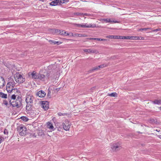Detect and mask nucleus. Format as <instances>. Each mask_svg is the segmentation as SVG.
Segmentation results:
<instances>
[{"label": "nucleus", "instance_id": "6", "mask_svg": "<svg viewBox=\"0 0 161 161\" xmlns=\"http://www.w3.org/2000/svg\"><path fill=\"white\" fill-rule=\"evenodd\" d=\"M34 99V97L32 95L27 94L25 101L27 104H32Z\"/></svg>", "mask_w": 161, "mask_h": 161}, {"label": "nucleus", "instance_id": "42", "mask_svg": "<svg viewBox=\"0 0 161 161\" xmlns=\"http://www.w3.org/2000/svg\"><path fill=\"white\" fill-rule=\"evenodd\" d=\"M4 134L5 135H8V131L7 130V129H5L4 131Z\"/></svg>", "mask_w": 161, "mask_h": 161}, {"label": "nucleus", "instance_id": "44", "mask_svg": "<svg viewBox=\"0 0 161 161\" xmlns=\"http://www.w3.org/2000/svg\"><path fill=\"white\" fill-rule=\"evenodd\" d=\"M73 37H78V33H74Z\"/></svg>", "mask_w": 161, "mask_h": 161}, {"label": "nucleus", "instance_id": "43", "mask_svg": "<svg viewBox=\"0 0 161 161\" xmlns=\"http://www.w3.org/2000/svg\"><path fill=\"white\" fill-rule=\"evenodd\" d=\"M68 36H74V33H73L71 32H70L69 33Z\"/></svg>", "mask_w": 161, "mask_h": 161}, {"label": "nucleus", "instance_id": "21", "mask_svg": "<svg viewBox=\"0 0 161 161\" xmlns=\"http://www.w3.org/2000/svg\"><path fill=\"white\" fill-rule=\"evenodd\" d=\"M49 42L51 44H53L54 45L57 44L59 45L61 43V42L59 41H56L54 40H49Z\"/></svg>", "mask_w": 161, "mask_h": 161}, {"label": "nucleus", "instance_id": "5", "mask_svg": "<svg viewBox=\"0 0 161 161\" xmlns=\"http://www.w3.org/2000/svg\"><path fill=\"white\" fill-rule=\"evenodd\" d=\"M26 127L21 125L18 127V130L19 132V134L21 136H24L26 134Z\"/></svg>", "mask_w": 161, "mask_h": 161}, {"label": "nucleus", "instance_id": "36", "mask_svg": "<svg viewBox=\"0 0 161 161\" xmlns=\"http://www.w3.org/2000/svg\"><path fill=\"white\" fill-rule=\"evenodd\" d=\"M3 104L7 106L8 104V102L6 100H4L3 102Z\"/></svg>", "mask_w": 161, "mask_h": 161}, {"label": "nucleus", "instance_id": "40", "mask_svg": "<svg viewBox=\"0 0 161 161\" xmlns=\"http://www.w3.org/2000/svg\"><path fill=\"white\" fill-rule=\"evenodd\" d=\"M82 16H91V14H87V13H83V15Z\"/></svg>", "mask_w": 161, "mask_h": 161}, {"label": "nucleus", "instance_id": "20", "mask_svg": "<svg viewBox=\"0 0 161 161\" xmlns=\"http://www.w3.org/2000/svg\"><path fill=\"white\" fill-rule=\"evenodd\" d=\"M45 76L43 74H38V78L37 79L43 81L44 80Z\"/></svg>", "mask_w": 161, "mask_h": 161}, {"label": "nucleus", "instance_id": "28", "mask_svg": "<svg viewBox=\"0 0 161 161\" xmlns=\"http://www.w3.org/2000/svg\"><path fill=\"white\" fill-rule=\"evenodd\" d=\"M102 21H104L106 23H110V19H102Z\"/></svg>", "mask_w": 161, "mask_h": 161}, {"label": "nucleus", "instance_id": "48", "mask_svg": "<svg viewBox=\"0 0 161 161\" xmlns=\"http://www.w3.org/2000/svg\"><path fill=\"white\" fill-rule=\"evenodd\" d=\"M101 38H96V40L99 41H101Z\"/></svg>", "mask_w": 161, "mask_h": 161}, {"label": "nucleus", "instance_id": "30", "mask_svg": "<svg viewBox=\"0 0 161 161\" xmlns=\"http://www.w3.org/2000/svg\"><path fill=\"white\" fill-rule=\"evenodd\" d=\"M21 119L24 121L26 122L28 120V119L26 117L22 116L21 117Z\"/></svg>", "mask_w": 161, "mask_h": 161}, {"label": "nucleus", "instance_id": "45", "mask_svg": "<svg viewBox=\"0 0 161 161\" xmlns=\"http://www.w3.org/2000/svg\"><path fill=\"white\" fill-rule=\"evenodd\" d=\"M108 41V40L105 39H101V41Z\"/></svg>", "mask_w": 161, "mask_h": 161}, {"label": "nucleus", "instance_id": "50", "mask_svg": "<svg viewBox=\"0 0 161 161\" xmlns=\"http://www.w3.org/2000/svg\"><path fill=\"white\" fill-rule=\"evenodd\" d=\"M156 130L157 131V132H159L160 131V130Z\"/></svg>", "mask_w": 161, "mask_h": 161}, {"label": "nucleus", "instance_id": "2", "mask_svg": "<svg viewBox=\"0 0 161 161\" xmlns=\"http://www.w3.org/2000/svg\"><path fill=\"white\" fill-rule=\"evenodd\" d=\"M14 78L16 82L18 83H22L25 81V78L19 73L14 74Z\"/></svg>", "mask_w": 161, "mask_h": 161}, {"label": "nucleus", "instance_id": "15", "mask_svg": "<svg viewBox=\"0 0 161 161\" xmlns=\"http://www.w3.org/2000/svg\"><path fill=\"white\" fill-rule=\"evenodd\" d=\"M5 85V82L4 78L0 76V88H2Z\"/></svg>", "mask_w": 161, "mask_h": 161}, {"label": "nucleus", "instance_id": "25", "mask_svg": "<svg viewBox=\"0 0 161 161\" xmlns=\"http://www.w3.org/2000/svg\"><path fill=\"white\" fill-rule=\"evenodd\" d=\"M7 94L4 93L2 92H0V96L2 98H7Z\"/></svg>", "mask_w": 161, "mask_h": 161}, {"label": "nucleus", "instance_id": "38", "mask_svg": "<svg viewBox=\"0 0 161 161\" xmlns=\"http://www.w3.org/2000/svg\"><path fill=\"white\" fill-rule=\"evenodd\" d=\"M16 96L15 95L13 94L11 97V98L12 99L14 100L16 99Z\"/></svg>", "mask_w": 161, "mask_h": 161}, {"label": "nucleus", "instance_id": "31", "mask_svg": "<svg viewBox=\"0 0 161 161\" xmlns=\"http://www.w3.org/2000/svg\"><path fill=\"white\" fill-rule=\"evenodd\" d=\"M87 36L85 34H78V37H86Z\"/></svg>", "mask_w": 161, "mask_h": 161}, {"label": "nucleus", "instance_id": "32", "mask_svg": "<svg viewBox=\"0 0 161 161\" xmlns=\"http://www.w3.org/2000/svg\"><path fill=\"white\" fill-rule=\"evenodd\" d=\"M4 138L3 137L0 136V144L4 141Z\"/></svg>", "mask_w": 161, "mask_h": 161}, {"label": "nucleus", "instance_id": "34", "mask_svg": "<svg viewBox=\"0 0 161 161\" xmlns=\"http://www.w3.org/2000/svg\"><path fill=\"white\" fill-rule=\"evenodd\" d=\"M119 22L117 20H115L113 19H110V23H118Z\"/></svg>", "mask_w": 161, "mask_h": 161}, {"label": "nucleus", "instance_id": "39", "mask_svg": "<svg viewBox=\"0 0 161 161\" xmlns=\"http://www.w3.org/2000/svg\"><path fill=\"white\" fill-rule=\"evenodd\" d=\"M151 29L150 28H142V31H147L148 30H151Z\"/></svg>", "mask_w": 161, "mask_h": 161}, {"label": "nucleus", "instance_id": "23", "mask_svg": "<svg viewBox=\"0 0 161 161\" xmlns=\"http://www.w3.org/2000/svg\"><path fill=\"white\" fill-rule=\"evenodd\" d=\"M150 123H152L158 124L159 121L156 119H152L149 121Z\"/></svg>", "mask_w": 161, "mask_h": 161}, {"label": "nucleus", "instance_id": "3", "mask_svg": "<svg viewBox=\"0 0 161 161\" xmlns=\"http://www.w3.org/2000/svg\"><path fill=\"white\" fill-rule=\"evenodd\" d=\"M21 98L20 97H18L15 101H14L11 102V101H10L9 102L13 107H16L19 108L21 105Z\"/></svg>", "mask_w": 161, "mask_h": 161}, {"label": "nucleus", "instance_id": "47", "mask_svg": "<svg viewBox=\"0 0 161 161\" xmlns=\"http://www.w3.org/2000/svg\"><path fill=\"white\" fill-rule=\"evenodd\" d=\"M96 38H89L90 40H96Z\"/></svg>", "mask_w": 161, "mask_h": 161}, {"label": "nucleus", "instance_id": "17", "mask_svg": "<svg viewBox=\"0 0 161 161\" xmlns=\"http://www.w3.org/2000/svg\"><path fill=\"white\" fill-rule=\"evenodd\" d=\"M47 127L48 128L50 131L54 130V128L53 124L50 122H48L47 124Z\"/></svg>", "mask_w": 161, "mask_h": 161}, {"label": "nucleus", "instance_id": "12", "mask_svg": "<svg viewBox=\"0 0 161 161\" xmlns=\"http://www.w3.org/2000/svg\"><path fill=\"white\" fill-rule=\"evenodd\" d=\"M83 51L85 52L90 53H97V51L93 49H84Z\"/></svg>", "mask_w": 161, "mask_h": 161}, {"label": "nucleus", "instance_id": "14", "mask_svg": "<svg viewBox=\"0 0 161 161\" xmlns=\"http://www.w3.org/2000/svg\"><path fill=\"white\" fill-rule=\"evenodd\" d=\"M46 93L43 91H40L36 93V95L40 97H43L46 95Z\"/></svg>", "mask_w": 161, "mask_h": 161}, {"label": "nucleus", "instance_id": "16", "mask_svg": "<svg viewBox=\"0 0 161 161\" xmlns=\"http://www.w3.org/2000/svg\"><path fill=\"white\" fill-rule=\"evenodd\" d=\"M106 67L105 64H102L96 67L93 68L91 70H90L91 71H93L95 70H97L100 68H103Z\"/></svg>", "mask_w": 161, "mask_h": 161}, {"label": "nucleus", "instance_id": "22", "mask_svg": "<svg viewBox=\"0 0 161 161\" xmlns=\"http://www.w3.org/2000/svg\"><path fill=\"white\" fill-rule=\"evenodd\" d=\"M64 31L57 29L55 30V32L58 33V34L63 36Z\"/></svg>", "mask_w": 161, "mask_h": 161}, {"label": "nucleus", "instance_id": "4", "mask_svg": "<svg viewBox=\"0 0 161 161\" xmlns=\"http://www.w3.org/2000/svg\"><path fill=\"white\" fill-rule=\"evenodd\" d=\"M76 25L79 27H82L84 28L95 27L96 25L94 24H88L87 23H82V24H76Z\"/></svg>", "mask_w": 161, "mask_h": 161}, {"label": "nucleus", "instance_id": "49", "mask_svg": "<svg viewBox=\"0 0 161 161\" xmlns=\"http://www.w3.org/2000/svg\"><path fill=\"white\" fill-rule=\"evenodd\" d=\"M158 136L159 138L161 139V135H159Z\"/></svg>", "mask_w": 161, "mask_h": 161}, {"label": "nucleus", "instance_id": "10", "mask_svg": "<svg viewBox=\"0 0 161 161\" xmlns=\"http://www.w3.org/2000/svg\"><path fill=\"white\" fill-rule=\"evenodd\" d=\"M41 105L42 108L45 110L48 108V102L47 101H42Z\"/></svg>", "mask_w": 161, "mask_h": 161}, {"label": "nucleus", "instance_id": "41", "mask_svg": "<svg viewBox=\"0 0 161 161\" xmlns=\"http://www.w3.org/2000/svg\"><path fill=\"white\" fill-rule=\"evenodd\" d=\"M69 33L64 31L63 36H68Z\"/></svg>", "mask_w": 161, "mask_h": 161}, {"label": "nucleus", "instance_id": "27", "mask_svg": "<svg viewBox=\"0 0 161 161\" xmlns=\"http://www.w3.org/2000/svg\"><path fill=\"white\" fill-rule=\"evenodd\" d=\"M108 96L111 97H117V94L115 92L113 93L108 94Z\"/></svg>", "mask_w": 161, "mask_h": 161}, {"label": "nucleus", "instance_id": "26", "mask_svg": "<svg viewBox=\"0 0 161 161\" xmlns=\"http://www.w3.org/2000/svg\"><path fill=\"white\" fill-rule=\"evenodd\" d=\"M106 38H110L111 39H116V36H114V35H109L106 36Z\"/></svg>", "mask_w": 161, "mask_h": 161}, {"label": "nucleus", "instance_id": "29", "mask_svg": "<svg viewBox=\"0 0 161 161\" xmlns=\"http://www.w3.org/2000/svg\"><path fill=\"white\" fill-rule=\"evenodd\" d=\"M69 2V0H60V3L61 5L62 4L64 3Z\"/></svg>", "mask_w": 161, "mask_h": 161}, {"label": "nucleus", "instance_id": "35", "mask_svg": "<svg viewBox=\"0 0 161 161\" xmlns=\"http://www.w3.org/2000/svg\"><path fill=\"white\" fill-rule=\"evenodd\" d=\"M123 36H116V39H123Z\"/></svg>", "mask_w": 161, "mask_h": 161}, {"label": "nucleus", "instance_id": "52", "mask_svg": "<svg viewBox=\"0 0 161 161\" xmlns=\"http://www.w3.org/2000/svg\"><path fill=\"white\" fill-rule=\"evenodd\" d=\"M141 39H142V40H143V39H142V37Z\"/></svg>", "mask_w": 161, "mask_h": 161}, {"label": "nucleus", "instance_id": "8", "mask_svg": "<svg viewBox=\"0 0 161 161\" xmlns=\"http://www.w3.org/2000/svg\"><path fill=\"white\" fill-rule=\"evenodd\" d=\"M111 148L113 150L117 151L121 148V146L119 143H115L113 144V145L111 147Z\"/></svg>", "mask_w": 161, "mask_h": 161}, {"label": "nucleus", "instance_id": "33", "mask_svg": "<svg viewBox=\"0 0 161 161\" xmlns=\"http://www.w3.org/2000/svg\"><path fill=\"white\" fill-rule=\"evenodd\" d=\"M74 14L75 15H80V16H82L83 13H74Z\"/></svg>", "mask_w": 161, "mask_h": 161}, {"label": "nucleus", "instance_id": "1", "mask_svg": "<svg viewBox=\"0 0 161 161\" xmlns=\"http://www.w3.org/2000/svg\"><path fill=\"white\" fill-rule=\"evenodd\" d=\"M15 83L14 80L9 78L6 86V90L8 93H15V92H17L18 90L17 88H14L15 85Z\"/></svg>", "mask_w": 161, "mask_h": 161}, {"label": "nucleus", "instance_id": "37", "mask_svg": "<svg viewBox=\"0 0 161 161\" xmlns=\"http://www.w3.org/2000/svg\"><path fill=\"white\" fill-rule=\"evenodd\" d=\"M58 115L61 116H64L65 115H67V114L65 113H62L61 112H59L58 113Z\"/></svg>", "mask_w": 161, "mask_h": 161}, {"label": "nucleus", "instance_id": "19", "mask_svg": "<svg viewBox=\"0 0 161 161\" xmlns=\"http://www.w3.org/2000/svg\"><path fill=\"white\" fill-rule=\"evenodd\" d=\"M152 103L155 104L160 105L161 104V99H155L152 101Z\"/></svg>", "mask_w": 161, "mask_h": 161}, {"label": "nucleus", "instance_id": "13", "mask_svg": "<svg viewBox=\"0 0 161 161\" xmlns=\"http://www.w3.org/2000/svg\"><path fill=\"white\" fill-rule=\"evenodd\" d=\"M138 37L131 36H123V39L137 40Z\"/></svg>", "mask_w": 161, "mask_h": 161}, {"label": "nucleus", "instance_id": "51", "mask_svg": "<svg viewBox=\"0 0 161 161\" xmlns=\"http://www.w3.org/2000/svg\"><path fill=\"white\" fill-rule=\"evenodd\" d=\"M159 108L160 110H161V107H159Z\"/></svg>", "mask_w": 161, "mask_h": 161}, {"label": "nucleus", "instance_id": "9", "mask_svg": "<svg viewBox=\"0 0 161 161\" xmlns=\"http://www.w3.org/2000/svg\"><path fill=\"white\" fill-rule=\"evenodd\" d=\"M56 75L53 73H47L46 75V78L47 79L52 80L55 78Z\"/></svg>", "mask_w": 161, "mask_h": 161}, {"label": "nucleus", "instance_id": "11", "mask_svg": "<svg viewBox=\"0 0 161 161\" xmlns=\"http://www.w3.org/2000/svg\"><path fill=\"white\" fill-rule=\"evenodd\" d=\"M52 2L49 3L50 5L53 6H55L61 5L60 3V0H50Z\"/></svg>", "mask_w": 161, "mask_h": 161}, {"label": "nucleus", "instance_id": "46", "mask_svg": "<svg viewBox=\"0 0 161 161\" xmlns=\"http://www.w3.org/2000/svg\"><path fill=\"white\" fill-rule=\"evenodd\" d=\"M159 30L158 29H155V30H152V31H158Z\"/></svg>", "mask_w": 161, "mask_h": 161}, {"label": "nucleus", "instance_id": "18", "mask_svg": "<svg viewBox=\"0 0 161 161\" xmlns=\"http://www.w3.org/2000/svg\"><path fill=\"white\" fill-rule=\"evenodd\" d=\"M32 78L34 79H37L38 74H37L35 71H33L31 74Z\"/></svg>", "mask_w": 161, "mask_h": 161}, {"label": "nucleus", "instance_id": "24", "mask_svg": "<svg viewBox=\"0 0 161 161\" xmlns=\"http://www.w3.org/2000/svg\"><path fill=\"white\" fill-rule=\"evenodd\" d=\"M32 104H27L26 106V109L27 110L31 111V109Z\"/></svg>", "mask_w": 161, "mask_h": 161}, {"label": "nucleus", "instance_id": "7", "mask_svg": "<svg viewBox=\"0 0 161 161\" xmlns=\"http://www.w3.org/2000/svg\"><path fill=\"white\" fill-rule=\"evenodd\" d=\"M71 124L68 120H65L63 123V125L64 129L66 130H69L70 128Z\"/></svg>", "mask_w": 161, "mask_h": 161}]
</instances>
